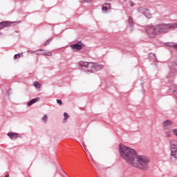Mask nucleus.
<instances>
[{"instance_id": "f257e3e1", "label": "nucleus", "mask_w": 177, "mask_h": 177, "mask_svg": "<svg viewBox=\"0 0 177 177\" xmlns=\"http://www.w3.org/2000/svg\"><path fill=\"white\" fill-rule=\"evenodd\" d=\"M119 150L121 157L130 165L138 169H142V171H149V164H150L149 157L138 156L135 149L124 145H120Z\"/></svg>"}, {"instance_id": "f03ea898", "label": "nucleus", "mask_w": 177, "mask_h": 177, "mask_svg": "<svg viewBox=\"0 0 177 177\" xmlns=\"http://www.w3.org/2000/svg\"><path fill=\"white\" fill-rule=\"evenodd\" d=\"M79 66L81 67L82 70H86V73H95L102 70L103 68L102 65H99L93 62H79Z\"/></svg>"}, {"instance_id": "7ed1b4c3", "label": "nucleus", "mask_w": 177, "mask_h": 177, "mask_svg": "<svg viewBox=\"0 0 177 177\" xmlns=\"http://www.w3.org/2000/svg\"><path fill=\"white\" fill-rule=\"evenodd\" d=\"M158 32H168L171 28H177V23L156 25Z\"/></svg>"}, {"instance_id": "20e7f679", "label": "nucleus", "mask_w": 177, "mask_h": 177, "mask_svg": "<svg viewBox=\"0 0 177 177\" xmlns=\"http://www.w3.org/2000/svg\"><path fill=\"white\" fill-rule=\"evenodd\" d=\"M170 160L175 162L177 160V141L174 139L170 140Z\"/></svg>"}, {"instance_id": "39448f33", "label": "nucleus", "mask_w": 177, "mask_h": 177, "mask_svg": "<svg viewBox=\"0 0 177 177\" xmlns=\"http://www.w3.org/2000/svg\"><path fill=\"white\" fill-rule=\"evenodd\" d=\"M145 30L149 38H156V37H157V34H158L157 26H154L153 25H148L146 26Z\"/></svg>"}, {"instance_id": "423d86ee", "label": "nucleus", "mask_w": 177, "mask_h": 177, "mask_svg": "<svg viewBox=\"0 0 177 177\" xmlns=\"http://www.w3.org/2000/svg\"><path fill=\"white\" fill-rule=\"evenodd\" d=\"M163 131L166 133L167 138H171V132H172V122L169 120H167L163 122Z\"/></svg>"}, {"instance_id": "0eeeda50", "label": "nucleus", "mask_w": 177, "mask_h": 177, "mask_svg": "<svg viewBox=\"0 0 177 177\" xmlns=\"http://www.w3.org/2000/svg\"><path fill=\"white\" fill-rule=\"evenodd\" d=\"M17 22L3 21L0 23V30L6 28V27H11L12 24H16Z\"/></svg>"}, {"instance_id": "6e6552de", "label": "nucleus", "mask_w": 177, "mask_h": 177, "mask_svg": "<svg viewBox=\"0 0 177 177\" xmlns=\"http://www.w3.org/2000/svg\"><path fill=\"white\" fill-rule=\"evenodd\" d=\"M84 44L81 41H79L77 44L71 45V48L73 50H81L82 49Z\"/></svg>"}, {"instance_id": "1a4fd4ad", "label": "nucleus", "mask_w": 177, "mask_h": 177, "mask_svg": "<svg viewBox=\"0 0 177 177\" xmlns=\"http://www.w3.org/2000/svg\"><path fill=\"white\" fill-rule=\"evenodd\" d=\"M166 46H168L169 48H173V49H175L177 50V44L173 42H167L165 44Z\"/></svg>"}, {"instance_id": "9d476101", "label": "nucleus", "mask_w": 177, "mask_h": 177, "mask_svg": "<svg viewBox=\"0 0 177 177\" xmlns=\"http://www.w3.org/2000/svg\"><path fill=\"white\" fill-rule=\"evenodd\" d=\"M176 72H177V69L174 68V71L169 74V75L167 76V79L169 80V81H174L175 73Z\"/></svg>"}, {"instance_id": "9b49d317", "label": "nucleus", "mask_w": 177, "mask_h": 177, "mask_svg": "<svg viewBox=\"0 0 177 177\" xmlns=\"http://www.w3.org/2000/svg\"><path fill=\"white\" fill-rule=\"evenodd\" d=\"M7 135L8 136H9V138H10V139H12V140H15V139H17V136L19 133L8 132Z\"/></svg>"}, {"instance_id": "f8f14e48", "label": "nucleus", "mask_w": 177, "mask_h": 177, "mask_svg": "<svg viewBox=\"0 0 177 177\" xmlns=\"http://www.w3.org/2000/svg\"><path fill=\"white\" fill-rule=\"evenodd\" d=\"M129 26L131 28L132 31V28H133V26H135V23H133V19H132V17H129Z\"/></svg>"}, {"instance_id": "ddd939ff", "label": "nucleus", "mask_w": 177, "mask_h": 177, "mask_svg": "<svg viewBox=\"0 0 177 177\" xmlns=\"http://www.w3.org/2000/svg\"><path fill=\"white\" fill-rule=\"evenodd\" d=\"M111 8V5L110 3H105L102 6V10L107 12V10H109V9Z\"/></svg>"}, {"instance_id": "4468645a", "label": "nucleus", "mask_w": 177, "mask_h": 177, "mask_svg": "<svg viewBox=\"0 0 177 177\" xmlns=\"http://www.w3.org/2000/svg\"><path fill=\"white\" fill-rule=\"evenodd\" d=\"M39 98H35L31 100L30 102H28V106H32V104H34V103H37V102H39Z\"/></svg>"}, {"instance_id": "2eb2a0df", "label": "nucleus", "mask_w": 177, "mask_h": 177, "mask_svg": "<svg viewBox=\"0 0 177 177\" xmlns=\"http://www.w3.org/2000/svg\"><path fill=\"white\" fill-rule=\"evenodd\" d=\"M40 55H43V56H52V53L43 50L42 53H40Z\"/></svg>"}, {"instance_id": "dca6fc26", "label": "nucleus", "mask_w": 177, "mask_h": 177, "mask_svg": "<svg viewBox=\"0 0 177 177\" xmlns=\"http://www.w3.org/2000/svg\"><path fill=\"white\" fill-rule=\"evenodd\" d=\"M143 15H145L147 19H151V14L150 13V11H149V10L147 9L145 10V13H144Z\"/></svg>"}, {"instance_id": "f3484780", "label": "nucleus", "mask_w": 177, "mask_h": 177, "mask_svg": "<svg viewBox=\"0 0 177 177\" xmlns=\"http://www.w3.org/2000/svg\"><path fill=\"white\" fill-rule=\"evenodd\" d=\"M147 10L146 8H142V7L138 8L137 9L138 13H142V15H143L144 13H145V10Z\"/></svg>"}, {"instance_id": "a211bd4d", "label": "nucleus", "mask_w": 177, "mask_h": 177, "mask_svg": "<svg viewBox=\"0 0 177 177\" xmlns=\"http://www.w3.org/2000/svg\"><path fill=\"white\" fill-rule=\"evenodd\" d=\"M64 122H67V120H68V117H70V116L68 115V113L64 112Z\"/></svg>"}, {"instance_id": "6ab92c4d", "label": "nucleus", "mask_w": 177, "mask_h": 177, "mask_svg": "<svg viewBox=\"0 0 177 177\" xmlns=\"http://www.w3.org/2000/svg\"><path fill=\"white\" fill-rule=\"evenodd\" d=\"M149 57H152L154 62H157V57H156V54L150 53Z\"/></svg>"}, {"instance_id": "aec40b11", "label": "nucleus", "mask_w": 177, "mask_h": 177, "mask_svg": "<svg viewBox=\"0 0 177 177\" xmlns=\"http://www.w3.org/2000/svg\"><path fill=\"white\" fill-rule=\"evenodd\" d=\"M33 85H34V86H35V88H40L41 87V84L38 82H34Z\"/></svg>"}, {"instance_id": "412c9836", "label": "nucleus", "mask_w": 177, "mask_h": 177, "mask_svg": "<svg viewBox=\"0 0 177 177\" xmlns=\"http://www.w3.org/2000/svg\"><path fill=\"white\" fill-rule=\"evenodd\" d=\"M21 56H23V53H18V54H16V55H15V56H14V58L15 59H20V57H21Z\"/></svg>"}, {"instance_id": "4be33fe9", "label": "nucleus", "mask_w": 177, "mask_h": 177, "mask_svg": "<svg viewBox=\"0 0 177 177\" xmlns=\"http://www.w3.org/2000/svg\"><path fill=\"white\" fill-rule=\"evenodd\" d=\"M42 52H44V50L40 49V50L36 51V55H43V54H41V53H42Z\"/></svg>"}, {"instance_id": "5701e85b", "label": "nucleus", "mask_w": 177, "mask_h": 177, "mask_svg": "<svg viewBox=\"0 0 177 177\" xmlns=\"http://www.w3.org/2000/svg\"><path fill=\"white\" fill-rule=\"evenodd\" d=\"M171 132L173 133V135L177 137V129H174L171 130Z\"/></svg>"}, {"instance_id": "b1692460", "label": "nucleus", "mask_w": 177, "mask_h": 177, "mask_svg": "<svg viewBox=\"0 0 177 177\" xmlns=\"http://www.w3.org/2000/svg\"><path fill=\"white\" fill-rule=\"evenodd\" d=\"M50 44V39L46 40V41L44 43V46H48Z\"/></svg>"}, {"instance_id": "393cba45", "label": "nucleus", "mask_w": 177, "mask_h": 177, "mask_svg": "<svg viewBox=\"0 0 177 177\" xmlns=\"http://www.w3.org/2000/svg\"><path fill=\"white\" fill-rule=\"evenodd\" d=\"M41 120H42L43 121L47 122V121H48V115H44L43 116V118H41Z\"/></svg>"}, {"instance_id": "a878e982", "label": "nucleus", "mask_w": 177, "mask_h": 177, "mask_svg": "<svg viewBox=\"0 0 177 177\" xmlns=\"http://www.w3.org/2000/svg\"><path fill=\"white\" fill-rule=\"evenodd\" d=\"M57 103L59 106H62V104H63V102H62V100H57Z\"/></svg>"}, {"instance_id": "bb28decb", "label": "nucleus", "mask_w": 177, "mask_h": 177, "mask_svg": "<svg viewBox=\"0 0 177 177\" xmlns=\"http://www.w3.org/2000/svg\"><path fill=\"white\" fill-rule=\"evenodd\" d=\"M84 3H91L92 2V0H83Z\"/></svg>"}, {"instance_id": "cd10ccee", "label": "nucleus", "mask_w": 177, "mask_h": 177, "mask_svg": "<svg viewBox=\"0 0 177 177\" xmlns=\"http://www.w3.org/2000/svg\"><path fill=\"white\" fill-rule=\"evenodd\" d=\"M83 146H84L85 150H86V148L85 147V145L84 143H83Z\"/></svg>"}, {"instance_id": "c85d7f7f", "label": "nucleus", "mask_w": 177, "mask_h": 177, "mask_svg": "<svg viewBox=\"0 0 177 177\" xmlns=\"http://www.w3.org/2000/svg\"><path fill=\"white\" fill-rule=\"evenodd\" d=\"M5 177H9V174L6 175Z\"/></svg>"}, {"instance_id": "c756f323", "label": "nucleus", "mask_w": 177, "mask_h": 177, "mask_svg": "<svg viewBox=\"0 0 177 177\" xmlns=\"http://www.w3.org/2000/svg\"><path fill=\"white\" fill-rule=\"evenodd\" d=\"M28 52H30V53H32V51H28Z\"/></svg>"}, {"instance_id": "7c9ffc66", "label": "nucleus", "mask_w": 177, "mask_h": 177, "mask_svg": "<svg viewBox=\"0 0 177 177\" xmlns=\"http://www.w3.org/2000/svg\"><path fill=\"white\" fill-rule=\"evenodd\" d=\"M175 64H176V65H177V61H176V62H175Z\"/></svg>"}, {"instance_id": "2f4dec72", "label": "nucleus", "mask_w": 177, "mask_h": 177, "mask_svg": "<svg viewBox=\"0 0 177 177\" xmlns=\"http://www.w3.org/2000/svg\"><path fill=\"white\" fill-rule=\"evenodd\" d=\"M0 35H2V32H0Z\"/></svg>"}, {"instance_id": "473e14b6", "label": "nucleus", "mask_w": 177, "mask_h": 177, "mask_svg": "<svg viewBox=\"0 0 177 177\" xmlns=\"http://www.w3.org/2000/svg\"><path fill=\"white\" fill-rule=\"evenodd\" d=\"M19 1H24V0H19Z\"/></svg>"}]
</instances>
